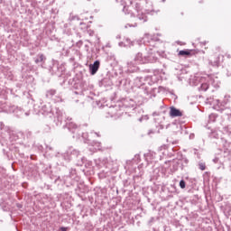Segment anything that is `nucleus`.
I'll list each match as a JSON object with an SVG mask.
<instances>
[{
	"label": "nucleus",
	"instance_id": "f257e3e1",
	"mask_svg": "<svg viewBox=\"0 0 231 231\" xmlns=\"http://www.w3.org/2000/svg\"><path fill=\"white\" fill-rule=\"evenodd\" d=\"M199 53V50H186V51H180L178 55L179 57H192L193 55H198Z\"/></svg>",
	"mask_w": 231,
	"mask_h": 231
},
{
	"label": "nucleus",
	"instance_id": "f03ea898",
	"mask_svg": "<svg viewBox=\"0 0 231 231\" xmlns=\"http://www.w3.org/2000/svg\"><path fill=\"white\" fill-rule=\"evenodd\" d=\"M170 116H171V118H176V116H183V112L174 106H171L170 107Z\"/></svg>",
	"mask_w": 231,
	"mask_h": 231
},
{
	"label": "nucleus",
	"instance_id": "7ed1b4c3",
	"mask_svg": "<svg viewBox=\"0 0 231 231\" xmlns=\"http://www.w3.org/2000/svg\"><path fill=\"white\" fill-rule=\"evenodd\" d=\"M98 68H100V61L96 60L94 64L89 66L91 75H95L98 71Z\"/></svg>",
	"mask_w": 231,
	"mask_h": 231
},
{
	"label": "nucleus",
	"instance_id": "20e7f679",
	"mask_svg": "<svg viewBox=\"0 0 231 231\" xmlns=\"http://www.w3.org/2000/svg\"><path fill=\"white\" fill-rule=\"evenodd\" d=\"M124 6H131L133 5V0H121Z\"/></svg>",
	"mask_w": 231,
	"mask_h": 231
},
{
	"label": "nucleus",
	"instance_id": "39448f33",
	"mask_svg": "<svg viewBox=\"0 0 231 231\" xmlns=\"http://www.w3.org/2000/svg\"><path fill=\"white\" fill-rule=\"evenodd\" d=\"M44 60H46V58L42 54H41L39 59L35 60V62L36 64H39V62H44Z\"/></svg>",
	"mask_w": 231,
	"mask_h": 231
},
{
	"label": "nucleus",
	"instance_id": "423d86ee",
	"mask_svg": "<svg viewBox=\"0 0 231 231\" xmlns=\"http://www.w3.org/2000/svg\"><path fill=\"white\" fill-rule=\"evenodd\" d=\"M199 167L200 171H205V169H207V166L205 165V162H200L199 164Z\"/></svg>",
	"mask_w": 231,
	"mask_h": 231
},
{
	"label": "nucleus",
	"instance_id": "0eeeda50",
	"mask_svg": "<svg viewBox=\"0 0 231 231\" xmlns=\"http://www.w3.org/2000/svg\"><path fill=\"white\" fill-rule=\"evenodd\" d=\"M201 88H202L204 91H207V89H208V84H207V83L202 84Z\"/></svg>",
	"mask_w": 231,
	"mask_h": 231
},
{
	"label": "nucleus",
	"instance_id": "6e6552de",
	"mask_svg": "<svg viewBox=\"0 0 231 231\" xmlns=\"http://www.w3.org/2000/svg\"><path fill=\"white\" fill-rule=\"evenodd\" d=\"M180 189H185V187H186L185 180L180 181Z\"/></svg>",
	"mask_w": 231,
	"mask_h": 231
},
{
	"label": "nucleus",
	"instance_id": "1a4fd4ad",
	"mask_svg": "<svg viewBox=\"0 0 231 231\" xmlns=\"http://www.w3.org/2000/svg\"><path fill=\"white\" fill-rule=\"evenodd\" d=\"M60 231H68L67 227H60Z\"/></svg>",
	"mask_w": 231,
	"mask_h": 231
}]
</instances>
